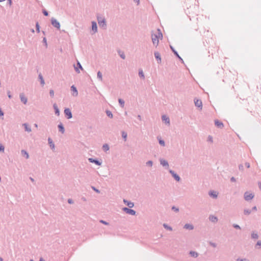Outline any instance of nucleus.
<instances>
[{
    "label": "nucleus",
    "instance_id": "f257e3e1",
    "mask_svg": "<svg viewBox=\"0 0 261 261\" xmlns=\"http://www.w3.org/2000/svg\"><path fill=\"white\" fill-rule=\"evenodd\" d=\"M97 20L99 26L102 29L106 30L107 29V21L106 19L102 15L97 14L96 15Z\"/></svg>",
    "mask_w": 261,
    "mask_h": 261
},
{
    "label": "nucleus",
    "instance_id": "bf43d9fd",
    "mask_svg": "<svg viewBox=\"0 0 261 261\" xmlns=\"http://www.w3.org/2000/svg\"><path fill=\"white\" fill-rule=\"evenodd\" d=\"M208 141L210 142H213V137L211 136H208Z\"/></svg>",
    "mask_w": 261,
    "mask_h": 261
},
{
    "label": "nucleus",
    "instance_id": "412c9836",
    "mask_svg": "<svg viewBox=\"0 0 261 261\" xmlns=\"http://www.w3.org/2000/svg\"><path fill=\"white\" fill-rule=\"evenodd\" d=\"M162 119L163 121L165 122L166 124H169L170 123V119L169 118L167 117L166 115H163L162 116Z\"/></svg>",
    "mask_w": 261,
    "mask_h": 261
},
{
    "label": "nucleus",
    "instance_id": "6ab92c4d",
    "mask_svg": "<svg viewBox=\"0 0 261 261\" xmlns=\"http://www.w3.org/2000/svg\"><path fill=\"white\" fill-rule=\"evenodd\" d=\"M53 108L55 110V113L56 115L59 116L60 115V110L56 103L53 105Z\"/></svg>",
    "mask_w": 261,
    "mask_h": 261
},
{
    "label": "nucleus",
    "instance_id": "39448f33",
    "mask_svg": "<svg viewBox=\"0 0 261 261\" xmlns=\"http://www.w3.org/2000/svg\"><path fill=\"white\" fill-rule=\"evenodd\" d=\"M64 112L65 116L67 119H69L72 117V114L69 108H65L64 109Z\"/></svg>",
    "mask_w": 261,
    "mask_h": 261
},
{
    "label": "nucleus",
    "instance_id": "5701e85b",
    "mask_svg": "<svg viewBox=\"0 0 261 261\" xmlns=\"http://www.w3.org/2000/svg\"><path fill=\"white\" fill-rule=\"evenodd\" d=\"M210 220L212 222H217L218 221V218L217 217L214 215H210L209 217Z\"/></svg>",
    "mask_w": 261,
    "mask_h": 261
},
{
    "label": "nucleus",
    "instance_id": "393cba45",
    "mask_svg": "<svg viewBox=\"0 0 261 261\" xmlns=\"http://www.w3.org/2000/svg\"><path fill=\"white\" fill-rule=\"evenodd\" d=\"M184 228L189 230H193L194 229V226L192 224L187 223L184 225Z\"/></svg>",
    "mask_w": 261,
    "mask_h": 261
},
{
    "label": "nucleus",
    "instance_id": "052dcab7",
    "mask_svg": "<svg viewBox=\"0 0 261 261\" xmlns=\"http://www.w3.org/2000/svg\"><path fill=\"white\" fill-rule=\"evenodd\" d=\"M4 115V113L2 111V109L0 108V116H3Z\"/></svg>",
    "mask_w": 261,
    "mask_h": 261
},
{
    "label": "nucleus",
    "instance_id": "b1692460",
    "mask_svg": "<svg viewBox=\"0 0 261 261\" xmlns=\"http://www.w3.org/2000/svg\"><path fill=\"white\" fill-rule=\"evenodd\" d=\"M209 195L214 198H216L218 196V193L214 191H210L209 192Z\"/></svg>",
    "mask_w": 261,
    "mask_h": 261
},
{
    "label": "nucleus",
    "instance_id": "4c0bfd02",
    "mask_svg": "<svg viewBox=\"0 0 261 261\" xmlns=\"http://www.w3.org/2000/svg\"><path fill=\"white\" fill-rule=\"evenodd\" d=\"M139 76H140V77L142 78L143 79L145 78V76H144V73H143V71L142 70H139Z\"/></svg>",
    "mask_w": 261,
    "mask_h": 261
},
{
    "label": "nucleus",
    "instance_id": "f3484780",
    "mask_svg": "<svg viewBox=\"0 0 261 261\" xmlns=\"http://www.w3.org/2000/svg\"><path fill=\"white\" fill-rule=\"evenodd\" d=\"M71 90L73 92L72 95L73 96H77L78 91L74 85L71 86Z\"/></svg>",
    "mask_w": 261,
    "mask_h": 261
},
{
    "label": "nucleus",
    "instance_id": "4be33fe9",
    "mask_svg": "<svg viewBox=\"0 0 261 261\" xmlns=\"http://www.w3.org/2000/svg\"><path fill=\"white\" fill-rule=\"evenodd\" d=\"M48 143L51 149H53L55 148V144L50 138H48Z\"/></svg>",
    "mask_w": 261,
    "mask_h": 261
},
{
    "label": "nucleus",
    "instance_id": "6e6552de",
    "mask_svg": "<svg viewBox=\"0 0 261 261\" xmlns=\"http://www.w3.org/2000/svg\"><path fill=\"white\" fill-rule=\"evenodd\" d=\"M170 47L172 50V51L174 55L181 62V63H184V60L182 59L180 57V56L179 55L178 53L175 49L174 48V47L170 45Z\"/></svg>",
    "mask_w": 261,
    "mask_h": 261
},
{
    "label": "nucleus",
    "instance_id": "ea45409f",
    "mask_svg": "<svg viewBox=\"0 0 261 261\" xmlns=\"http://www.w3.org/2000/svg\"><path fill=\"white\" fill-rule=\"evenodd\" d=\"M251 238L253 239H257L258 238V235L257 233L252 232L251 233Z\"/></svg>",
    "mask_w": 261,
    "mask_h": 261
},
{
    "label": "nucleus",
    "instance_id": "7c9ffc66",
    "mask_svg": "<svg viewBox=\"0 0 261 261\" xmlns=\"http://www.w3.org/2000/svg\"><path fill=\"white\" fill-rule=\"evenodd\" d=\"M102 148L103 151H107L109 150L110 147L108 144H105L102 145Z\"/></svg>",
    "mask_w": 261,
    "mask_h": 261
},
{
    "label": "nucleus",
    "instance_id": "13d9d810",
    "mask_svg": "<svg viewBox=\"0 0 261 261\" xmlns=\"http://www.w3.org/2000/svg\"><path fill=\"white\" fill-rule=\"evenodd\" d=\"M7 95H8V96L9 98H12V95L11 94V92L10 91H8L7 92Z\"/></svg>",
    "mask_w": 261,
    "mask_h": 261
},
{
    "label": "nucleus",
    "instance_id": "2eb2a0df",
    "mask_svg": "<svg viewBox=\"0 0 261 261\" xmlns=\"http://www.w3.org/2000/svg\"><path fill=\"white\" fill-rule=\"evenodd\" d=\"M19 97L21 100V101L24 104H26L28 101V98L24 96L23 93H21L19 94Z\"/></svg>",
    "mask_w": 261,
    "mask_h": 261
},
{
    "label": "nucleus",
    "instance_id": "a211bd4d",
    "mask_svg": "<svg viewBox=\"0 0 261 261\" xmlns=\"http://www.w3.org/2000/svg\"><path fill=\"white\" fill-rule=\"evenodd\" d=\"M58 127L59 129V131L62 134H64L65 132V128L62 123L60 122V123L58 125Z\"/></svg>",
    "mask_w": 261,
    "mask_h": 261
},
{
    "label": "nucleus",
    "instance_id": "0eeeda50",
    "mask_svg": "<svg viewBox=\"0 0 261 261\" xmlns=\"http://www.w3.org/2000/svg\"><path fill=\"white\" fill-rule=\"evenodd\" d=\"M254 195L252 193H249L247 192H246L244 193V199L246 201H249L252 199L254 197Z\"/></svg>",
    "mask_w": 261,
    "mask_h": 261
},
{
    "label": "nucleus",
    "instance_id": "c03bdc74",
    "mask_svg": "<svg viewBox=\"0 0 261 261\" xmlns=\"http://www.w3.org/2000/svg\"><path fill=\"white\" fill-rule=\"evenodd\" d=\"M146 166L151 167L152 166L153 162L152 161H148L146 162Z\"/></svg>",
    "mask_w": 261,
    "mask_h": 261
},
{
    "label": "nucleus",
    "instance_id": "0e129e2a",
    "mask_svg": "<svg viewBox=\"0 0 261 261\" xmlns=\"http://www.w3.org/2000/svg\"><path fill=\"white\" fill-rule=\"evenodd\" d=\"M68 202L69 203H70V204H72V203H73V200H72V199H68Z\"/></svg>",
    "mask_w": 261,
    "mask_h": 261
},
{
    "label": "nucleus",
    "instance_id": "680f3d73",
    "mask_svg": "<svg viewBox=\"0 0 261 261\" xmlns=\"http://www.w3.org/2000/svg\"><path fill=\"white\" fill-rule=\"evenodd\" d=\"M230 181L231 182H236V178L234 177H231L230 178Z\"/></svg>",
    "mask_w": 261,
    "mask_h": 261
},
{
    "label": "nucleus",
    "instance_id": "f8f14e48",
    "mask_svg": "<svg viewBox=\"0 0 261 261\" xmlns=\"http://www.w3.org/2000/svg\"><path fill=\"white\" fill-rule=\"evenodd\" d=\"M215 125L218 128H222L224 127L223 122L218 119L215 120Z\"/></svg>",
    "mask_w": 261,
    "mask_h": 261
},
{
    "label": "nucleus",
    "instance_id": "bb28decb",
    "mask_svg": "<svg viewBox=\"0 0 261 261\" xmlns=\"http://www.w3.org/2000/svg\"><path fill=\"white\" fill-rule=\"evenodd\" d=\"M21 153L22 154V155L25 156V158L26 159H29V153L27 152V151H25V150H21Z\"/></svg>",
    "mask_w": 261,
    "mask_h": 261
},
{
    "label": "nucleus",
    "instance_id": "dca6fc26",
    "mask_svg": "<svg viewBox=\"0 0 261 261\" xmlns=\"http://www.w3.org/2000/svg\"><path fill=\"white\" fill-rule=\"evenodd\" d=\"M92 24V30L93 32L94 33H95L97 32V23L95 21H93L91 22Z\"/></svg>",
    "mask_w": 261,
    "mask_h": 261
},
{
    "label": "nucleus",
    "instance_id": "603ef678",
    "mask_svg": "<svg viewBox=\"0 0 261 261\" xmlns=\"http://www.w3.org/2000/svg\"><path fill=\"white\" fill-rule=\"evenodd\" d=\"M239 169L241 171H244V166H243V164H240L239 165Z\"/></svg>",
    "mask_w": 261,
    "mask_h": 261
},
{
    "label": "nucleus",
    "instance_id": "338daca9",
    "mask_svg": "<svg viewBox=\"0 0 261 261\" xmlns=\"http://www.w3.org/2000/svg\"><path fill=\"white\" fill-rule=\"evenodd\" d=\"M257 211V207H256V206H253V207L252 208L251 211Z\"/></svg>",
    "mask_w": 261,
    "mask_h": 261
},
{
    "label": "nucleus",
    "instance_id": "8fccbe9b",
    "mask_svg": "<svg viewBox=\"0 0 261 261\" xmlns=\"http://www.w3.org/2000/svg\"><path fill=\"white\" fill-rule=\"evenodd\" d=\"M236 260L237 261H249V260L247 258H237Z\"/></svg>",
    "mask_w": 261,
    "mask_h": 261
},
{
    "label": "nucleus",
    "instance_id": "79ce46f5",
    "mask_svg": "<svg viewBox=\"0 0 261 261\" xmlns=\"http://www.w3.org/2000/svg\"><path fill=\"white\" fill-rule=\"evenodd\" d=\"M171 210L176 213L179 212V208L178 207H176L175 206H172L171 207Z\"/></svg>",
    "mask_w": 261,
    "mask_h": 261
},
{
    "label": "nucleus",
    "instance_id": "9d476101",
    "mask_svg": "<svg viewBox=\"0 0 261 261\" xmlns=\"http://www.w3.org/2000/svg\"><path fill=\"white\" fill-rule=\"evenodd\" d=\"M88 161L89 162L94 163L97 166H100L102 164V162L97 159L89 158Z\"/></svg>",
    "mask_w": 261,
    "mask_h": 261
},
{
    "label": "nucleus",
    "instance_id": "a19ab883",
    "mask_svg": "<svg viewBox=\"0 0 261 261\" xmlns=\"http://www.w3.org/2000/svg\"><path fill=\"white\" fill-rule=\"evenodd\" d=\"M36 30L37 33L40 32V25L38 22H36Z\"/></svg>",
    "mask_w": 261,
    "mask_h": 261
},
{
    "label": "nucleus",
    "instance_id": "f704fd0d",
    "mask_svg": "<svg viewBox=\"0 0 261 261\" xmlns=\"http://www.w3.org/2000/svg\"><path fill=\"white\" fill-rule=\"evenodd\" d=\"M163 225V227L165 229H167L168 230H170V231H172V228L171 226H170L168 225H167V224L164 223Z\"/></svg>",
    "mask_w": 261,
    "mask_h": 261
},
{
    "label": "nucleus",
    "instance_id": "f03ea898",
    "mask_svg": "<svg viewBox=\"0 0 261 261\" xmlns=\"http://www.w3.org/2000/svg\"><path fill=\"white\" fill-rule=\"evenodd\" d=\"M122 211L126 214L132 216H135L136 214V212L135 210L131 209L129 207H124L122 208Z\"/></svg>",
    "mask_w": 261,
    "mask_h": 261
},
{
    "label": "nucleus",
    "instance_id": "72a5a7b5",
    "mask_svg": "<svg viewBox=\"0 0 261 261\" xmlns=\"http://www.w3.org/2000/svg\"><path fill=\"white\" fill-rule=\"evenodd\" d=\"M119 103L121 108H123L124 106V101L121 98L118 99Z\"/></svg>",
    "mask_w": 261,
    "mask_h": 261
},
{
    "label": "nucleus",
    "instance_id": "20e7f679",
    "mask_svg": "<svg viewBox=\"0 0 261 261\" xmlns=\"http://www.w3.org/2000/svg\"><path fill=\"white\" fill-rule=\"evenodd\" d=\"M169 173L171 174L172 176L177 181H179L181 180L180 176L175 173L173 170L170 169L169 170Z\"/></svg>",
    "mask_w": 261,
    "mask_h": 261
},
{
    "label": "nucleus",
    "instance_id": "49530a36",
    "mask_svg": "<svg viewBox=\"0 0 261 261\" xmlns=\"http://www.w3.org/2000/svg\"><path fill=\"white\" fill-rule=\"evenodd\" d=\"M232 226L233 228L237 229H241V227L237 224H233L232 225Z\"/></svg>",
    "mask_w": 261,
    "mask_h": 261
},
{
    "label": "nucleus",
    "instance_id": "473e14b6",
    "mask_svg": "<svg viewBox=\"0 0 261 261\" xmlns=\"http://www.w3.org/2000/svg\"><path fill=\"white\" fill-rule=\"evenodd\" d=\"M106 113L107 116L108 117H109L110 118H113V115L112 113L110 111L106 110Z\"/></svg>",
    "mask_w": 261,
    "mask_h": 261
},
{
    "label": "nucleus",
    "instance_id": "09e8293b",
    "mask_svg": "<svg viewBox=\"0 0 261 261\" xmlns=\"http://www.w3.org/2000/svg\"><path fill=\"white\" fill-rule=\"evenodd\" d=\"M99 222L106 225H108L109 224L108 222L103 220H100Z\"/></svg>",
    "mask_w": 261,
    "mask_h": 261
},
{
    "label": "nucleus",
    "instance_id": "e433bc0d",
    "mask_svg": "<svg viewBox=\"0 0 261 261\" xmlns=\"http://www.w3.org/2000/svg\"><path fill=\"white\" fill-rule=\"evenodd\" d=\"M121 134H122V138L124 140V141H126L127 137V133L126 132H125L124 131H122L121 132Z\"/></svg>",
    "mask_w": 261,
    "mask_h": 261
},
{
    "label": "nucleus",
    "instance_id": "4468645a",
    "mask_svg": "<svg viewBox=\"0 0 261 261\" xmlns=\"http://www.w3.org/2000/svg\"><path fill=\"white\" fill-rule=\"evenodd\" d=\"M160 164L163 166L165 167L166 169H168L169 168V164L168 162L164 159H160Z\"/></svg>",
    "mask_w": 261,
    "mask_h": 261
},
{
    "label": "nucleus",
    "instance_id": "ddd939ff",
    "mask_svg": "<svg viewBox=\"0 0 261 261\" xmlns=\"http://www.w3.org/2000/svg\"><path fill=\"white\" fill-rule=\"evenodd\" d=\"M123 201L124 203L128 207V208H132L134 206V203L133 202H131L130 201H128L126 199H124Z\"/></svg>",
    "mask_w": 261,
    "mask_h": 261
},
{
    "label": "nucleus",
    "instance_id": "423d86ee",
    "mask_svg": "<svg viewBox=\"0 0 261 261\" xmlns=\"http://www.w3.org/2000/svg\"><path fill=\"white\" fill-rule=\"evenodd\" d=\"M194 103L196 107L200 108V110L202 109V102L201 99H197L196 98H194Z\"/></svg>",
    "mask_w": 261,
    "mask_h": 261
},
{
    "label": "nucleus",
    "instance_id": "c85d7f7f",
    "mask_svg": "<svg viewBox=\"0 0 261 261\" xmlns=\"http://www.w3.org/2000/svg\"><path fill=\"white\" fill-rule=\"evenodd\" d=\"M158 139L159 141V143L161 146H165V141L163 139H162L161 137H158Z\"/></svg>",
    "mask_w": 261,
    "mask_h": 261
},
{
    "label": "nucleus",
    "instance_id": "de8ad7c7",
    "mask_svg": "<svg viewBox=\"0 0 261 261\" xmlns=\"http://www.w3.org/2000/svg\"><path fill=\"white\" fill-rule=\"evenodd\" d=\"M208 243H209V244H210L211 246H212V247H214V248H215V247H217V244H216V243H214V242H212L210 241V242H208Z\"/></svg>",
    "mask_w": 261,
    "mask_h": 261
},
{
    "label": "nucleus",
    "instance_id": "a878e982",
    "mask_svg": "<svg viewBox=\"0 0 261 261\" xmlns=\"http://www.w3.org/2000/svg\"><path fill=\"white\" fill-rule=\"evenodd\" d=\"M117 53L122 59H125V55L123 51H121L120 49H119L117 50Z\"/></svg>",
    "mask_w": 261,
    "mask_h": 261
},
{
    "label": "nucleus",
    "instance_id": "864d4df0",
    "mask_svg": "<svg viewBox=\"0 0 261 261\" xmlns=\"http://www.w3.org/2000/svg\"><path fill=\"white\" fill-rule=\"evenodd\" d=\"M77 67H79V68H80L82 70H83L82 66L81 65V63L79 61H77Z\"/></svg>",
    "mask_w": 261,
    "mask_h": 261
},
{
    "label": "nucleus",
    "instance_id": "37998d69",
    "mask_svg": "<svg viewBox=\"0 0 261 261\" xmlns=\"http://www.w3.org/2000/svg\"><path fill=\"white\" fill-rule=\"evenodd\" d=\"M42 42L44 43V45L45 46L46 48H47V40L45 37H44L43 38Z\"/></svg>",
    "mask_w": 261,
    "mask_h": 261
},
{
    "label": "nucleus",
    "instance_id": "c756f323",
    "mask_svg": "<svg viewBox=\"0 0 261 261\" xmlns=\"http://www.w3.org/2000/svg\"><path fill=\"white\" fill-rule=\"evenodd\" d=\"M23 125L24 126V129L25 131L28 132H31V128L27 123H24Z\"/></svg>",
    "mask_w": 261,
    "mask_h": 261
},
{
    "label": "nucleus",
    "instance_id": "aec40b11",
    "mask_svg": "<svg viewBox=\"0 0 261 261\" xmlns=\"http://www.w3.org/2000/svg\"><path fill=\"white\" fill-rule=\"evenodd\" d=\"M38 79L40 82L41 85L43 86L45 84V82L43 79V76L41 73H40L38 75Z\"/></svg>",
    "mask_w": 261,
    "mask_h": 261
},
{
    "label": "nucleus",
    "instance_id": "6e6d98bb",
    "mask_svg": "<svg viewBox=\"0 0 261 261\" xmlns=\"http://www.w3.org/2000/svg\"><path fill=\"white\" fill-rule=\"evenodd\" d=\"M4 146L2 144H0V151H4Z\"/></svg>",
    "mask_w": 261,
    "mask_h": 261
},
{
    "label": "nucleus",
    "instance_id": "1a4fd4ad",
    "mask_svg": "<svg viewBox=\"0 0 261 261\" xmlns=\"http://www.w3.org/2000/svg\"><path fill=\"white\" fill-rule=\"evenodd\" d=\"M151 39L154 45H155L157 46L159 44V41L158 37L156 36V34H151Z\"/></svg>",
    "mask_w": 261,
    "mask_h": 261
},
{
    "label": "nucleus",
    "instance_id": "e2e57ef3",
    "mask_svg": "<svg viewBox=\"0 0 261 261\" xmlns=\"http://www.w3.org/2000/svg\"><path fill=\"white\" fill-rule=\"evenodd\" d=\"M245 166H246L247 168H250V164H249V163H248V162H246V163H245Z\"/></svg>",
    "mask_w": 261,
    "mask_h": 261
},
{
    "label": "nucleus",
    "instance_id": "69168bd1",
    "mask_svg": "<svg viewBox=\"0 0 261 261\" xmlns=\"http://www.w3.org/2000/svg\"><path fill=\"white\" fill-rule=\"evenodd\" d=\"M256 245L261 246V241H257Z\"/></svg>",
    "mask_w": 261,
    "mask_h": 261
},
{
    "label": "nucleus",
    "instance_id": "58836bf2",
    "mask_svg": "<svg viewBox=\"0 0 261 261\" xmlns=\"http://www.w3.org/2000/svg\"><path fill=\"white\" fill-rule=\"evenodd\" d=\"M251 210L249 209H245L244 210V214L245 215H249L251 214Z\"/></svg>",
    "mask_w": 261,
    "mask_h": 261
},
{
    "label": "nucleus",
    "instance_id": "774afa93",
    "mask_svg": "<svg viewBox=\"0 0 261 261\" xmlns=\"http://www.w3.org/2000/svg\"><path fill=\"white\" fill-rule=\"evenodd\" d=\"M258 187L259 189L261 190V182H258Z\"/></svg>",
    "mask_w": 261,
    "mask_h": 261
},
{
    "label": "nucleus",
    "instance_id": "5fc2aeb1",
    "mask_svg": "<svg viewBox=\"0 0 261 261\" xmlns=\"http://www.w3.org/2000/svg\"><path fill=\"white\" fill-rule=\"evenodd\" d=\"M92 189L95 191L96 192V193H100V191L98 189H97L95 187H92Z\"/></svg>",
    "mask_w": 261,
    "mask_h": 261
},
{
    "label": "nucleus",
    "instance_id": "cd10ccee",
    "mask_svg": "<svg viewBox=\"0 0 261 261\" xmlns=\"http://www.w3.org/2000/svg\"><path fill=\"white\" fill-rule=\"evenodd\" d=\"M190 255L193 257H197L198 256V253L194 251H190L189 252Z\"/></svg>",
    "mask_w": 261,
    "mask_h": 261
},
{
    "label": "nucleus",
    "instance_id": "4d7b16f0",
    "mask_svg": "<svg viewBox=\"0 0 261 261\" xmlns=\"http://www.w3.org/2000/svg\"><path fill=\"white\" fill-rule=\"evenodd\" d=\"M74 69H75V71L77 73H79L80 72V70H79V68L77 67H75V65L74 66Z\"/></svg>",
    "mask_w": 261,
    "mask_h": 261
},
{
    "label": "nucleus",
    "instance_id": "7ed1b4c3",
    "mask_svg": "<svg viewBox=\"0 0 261 261\" xmlns=\"http://www.w3.org/2000/svg\"><path fill=\"white\" fill-rule=\"evenodd\" d=\"M51 23L55 28H57L58 30H60V23L55 18L53 17L51 18Z\"/></svg>",
    "mask_w": 261,
    "mask_h": 261
},
{
    "label": "nucleus",
    "instance_id": "9b49d317",
    "mask_svg": "<svg viewBox=\"0 0 261 261\" xmlns=\"http://www.w3.org/2000/svg\"><path fill=\"white\" fill-rule=\"evenodd\" d=\"M154 55L158 63L160 64L162 62V59L160 54L158 51H155Z\"/></svg>",
    "mask_w": 261,
    "mask_h": 261
},
{
    "label": "nucleus",
    "instance_id": "c9c22d12",
    "mask_svg": "<svg viewBox=\"0 0 261 261\" xmlns=\"http://www.w3.org/2000/svg\"><path fill=\"white\" fill-rule=\"evenodd\" d=\"M158 34H156V36L158 37V38L159 39L160 38H163V35H162V33L161 32V31L160 30V29H158Z\"/></svg>",
    "mask_w": 261,
    "mask_h": 261
},
{
    "label": "nucleus",
    "instance_id": "a18cd8bd",
    "mask_svg": "<svg viewBox=\"0 0 261 261\" xmlns=\"http://www.w3.org/2000/svg\"><path fill=\"white\" fill-rule=\"evenodd\" d=\"M42 13L43 14V15L45 16H48V12L47 10H46L45 9H43L42 10Z\"/></svg>",
    "mask_w": 261,
    "mask_h": 261
},
{
    "label": "nucleus",
    "instance_id": "2f4dec72",
    "mask_svg": "<svg viewBox=\"0 0 261 261\" xmlns=\"http://www.w3.org/2000/svg\"><path fill=\"white\" fill-rule=\"evenodd\" d=\"M97 79L100 81H102V73L100 71H98L97 72Z\"/></svg>",
    "mask_w": 261,
    "mask_h": 261
},
{
    "label": "nucleus",
    "instance_id": "3c124183",
    "mask_svg": "<svg viewBox=\"0 0 261 261\" xmlns=\"http://www.w3.org/2000/svg\"><path fill=\"white\" fill-rule=\"evenodd\" d=\"M49 95L51 97L54 96V91L53 89L49 90Z\"/></svg>",
    "mask_w": 261,
    "mask_h": 261
}]
</instances>
